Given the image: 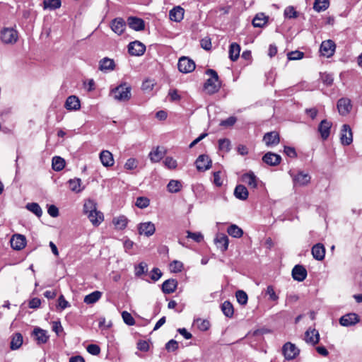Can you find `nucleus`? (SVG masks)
<instances>
[{
    "label": "nucleus",
    "instance_id": "f257e3e1",
    "mask_svg": "<svg viewBox=\"0 0 362 362\" xmlns=\"http://www.w3.org/2000/svg\"><path fill=\"white\" fill-rule=\"evenodd\" d=\"M206 74L209 76L204 85V90L206 93L211 95L218 91L221 83L218 81V76L216 71L209 69L206 71Z\"/></svg>",
    "mask_w": 362,
    "mask_h": 362
},
{
    "label": "nucleus",
    "instance_id": "f03ea898",
    "mask_svg": "<svg viewBox=\"0 0 362 362\" xmlns=\"http://www.w3.org/2000/svg\"><path fill=\"white\" fill-rule=\"evenodd\" d=\"M110 95L117 101H127L131 98V87L127 83L121 84L113 88Z\"/></svg>",
    "mask_w": 362,
    "mask_h": 362
},
{
    "label": "nucleus",
    "instance_id": "7ed1b4c3",
    "mask_svg": "<svg viewBox=\"0 0 362 362\" xmlns=\"http://www.w3.org/2000/svg\"><path fill=\"white\" fill-rule=\"evenodd\" d=\"M1 39L5 44H14L18 39V32L13 28H4L1 32Z\"/></svg>",
    "mask_w": 362,
    "mask_h": 362
},
{
    "label": "nucleus",
    "instance_id": "20e7f679",
    "mask_svg": "<svg viewBox=\"0 0 362 362\" xmlns=\"http://www.w3.org/2000/svg\"><path fill=\"white\" fill-rule=\"evenodd\" d=\"M177 67L180 72L187 74L194 70L195 63L188 57H182L178 61Z\"/></svg>",
    "mask_w": 362,
    "mask_h": 362
},
{
    "label": "nucleus",
    "instance_id": "39448f33",
    "mask_svg": "<svg viewBox=\"0 0 362 362\" xmlns=\"http://www.w3.org/2000/svg\"><path fill=\"white\" fill-rule=\"evenodd\" d=\"M299 351L296 345L291 342L286 343L282 348L283 354L287 360L295 358L299 354Z\"/></svg>",
    "mask_w": 362,
    "mask_h": 362
},
{
    "label": "nucleus",
    "instance_id": "423d86ee",
    "mask_svg": "<svg viewBox=\"0 0 362 362\" xmlns=\"http://www.w3.org/2000/svg\"><path fill=\"white\" fill-rule=\"evenodd\" d=\"M241 181L247 185L250 189H256L259 180L258 177L252 171L244 173L240 178Z\"/></svg>",
    "mask_w": 362,
    "mask_h": 362
},
{
    "label": "nucleus",
    "instance_id": "0eeeda50",
    "mask_svg": "<svg viewBox=\"0 0 362 362\" xmlns=\"http://www.w3.org/2000/svg\"><path fill=\"white\" fill-rule=\"evenodd\" d=\"M336 45L334 41L327 40L323 41L320 45V53L326 57H332L335 52Z\"/></svg>",
    "mask_w": 362,
    "mask_h": 362
},
{
    "label": "nucleus",
    "instance_id": "6e6552de",
    "mask_svg": "<svg viewBox=\"0 0 362 362\" xmlns=\"http://www.w3.org/2000/svg\"><path fill=\"white\" fill-rule=\"evenodd\" d=\"M340 140L343 145L348 146L353 141V134L349 124H344L341 129Z\"/></svg>",
    "mask_w": 362,
    "mask_h": 362
},
{
    "label": "nucleus",
    "instance_id": "1a4fd4ad",
    "mask_svg": "<svg viewBox=\"0 0 362 362\" xmlns=\"http://www.w3.org/2000/svg\"><path fill=\"white\" fill-rule=\"evenodd\" d=\"M146 51V46L139 41H134L129 44L128 52L132 56H141Z\"/></svg>",
    "mask_w": 362,
    "mask_h": 362
},
{
    "label": "nucleus",
    "instance_id": "9d476101",
    "mask_svg": "<svg viewBox=\"0 0 362 362\" xmlns=\"http://www.w3.org/2000/svg\"><path fill=\"white\" fill-rule=\"evenodd\" d=\"M10 243L11 247L15 250H21L26 245V238L24 235L21 234L13 235L11 240Z\"/></svg>",
    "mask_w": 362,
    "mask_h": 362
},
{
    "label": "nucleus",
    "instance_id": "9b49d317",
    "mask_svg": "<svg viewBox=\"0 0 362 362\" xmlns=\"http://www.w3.org/2000/svg\"><path fill=\"white\" fill-rule=\"evenodd\" d=\"M337 106L339 114L343 116L348 115L352 109L351 101L347 98H340Z\"/></svg>",
    "mask_w": 362,
    "mask_h": 362
},
{
    "label": "nucleus",
    "instance_id": "f8f14e48",
    "mask_svg": "<svg viewBox=\"0 0 362 362\" xmlns=\"http://www.w3.org/2000/svg\"><path fill=\"white\" fill-rule=\"evenodd\" d=\"M110 28L115 34L121 35L126 29V22L122 18H116L110 22Z\"/></svg>",
    "mask_w": 362,
    "mask_h": 362
},
{
    "label": "nucleus",
    "instance_id": "ddd939ff",
    "mask_svg": "<svg viewBox=\"0 0 362 362\" xmlns=\"http://www.w3.org/2000/svg\"><path fill=\"white\" fill-rule=\"evenodd\" d=\"M199 171H206L211 168V160L206 155H200L195 162Z\"/></svg>",
    "mask_w": 362,
    "mask_h": 362
},
{
    "label": "nucleus",
    "instance_id": "4468645a",
    "mask_svg": "<svg viewBox=\"0 0 362 362\" xmlns=\"http://www.w3.org/2000/svg\"><path fill=\"white\" fill-rule=\"evenodd\" d=\"M263 141L268 147L276 146L280 142L279 134L275 131L267 132L264 135Z\"/></svg>",
    "mask_w": 362,
    "mask_h": 362
},
{
    "label": "nucleus",
    "instance_id": "2eb2a0df",
    "mask_svg": "<svg viewBox=\"0 0 362 362\" xmlns=\"http://www.w3.org/2000/svg\"><path fill=\"white\" fill-rule=\"evenodd\" d=\"M138 230L140 235H144L149 237L154 234L156 227L152 222L148 221L140 223L138 227Z\"/></svg>",
    "mask_w": 362,
    "mask_h": 362
},
{
    "label": "nucleus",
    "instance_id": "dca6fc26",
    "mask_svg": "<svg viewBox=\"0 0 362 362\" xmlns=\"http://www.w3.org/2000/svg\"><path fill=\"white\" fill-rule=\"evenodd\" d=\"M359 322L358 316L356 313H348L339 319V323L341 326L349 327L356 325Z\"/></svg>",
    "mask_w": 362,
    "mask_h": 362
},
{
    "label": "nucleus",
    "instance_id": "f3484780",
    "mask_svg": "<svg viewBox=\"0 0 362 362\" xmlns=\"http://www.w3.org/2000/svg\"><path fill=\"white\" fill-rule=\"evenodd\" d=\"M64 107L67 110L69 111L79 110L81 107V103L79 98L76 95L69 96L66 98Z\"/></svg>",
    "mask_w": 362,
    "mask_h": 362
},
{
    "label": "nucleus",
    "instance_id": "a211bd4d",
    "mask_svg": "<svg viewBox=\"0 0 362 362\" xmlns=\"http://www.w3.org/2000/svg\"><path fill=\"white\" fill-rule=\"evenodd\" d=\"M215 244L218 249L221 252L227 250L228 247V238L226 235L220 233L218 234L214 240Z\"/></svg>",
    "mask_w": 362,
    "mask_h": 362
},
{
    "label": "nucleus",
    "instance_id": "6ab92c4d",
    "mask_svg": "<svg viewBox=\"0 0 362 362\" xmlns=\"http://www.w3.org/2000/svg\"><path fill=\"white\" fill-rule=\"evenodd\" d=\"M332 125V122L327 119H323L320 123L318 127V131L322 139L325 140L329 137Z\"/></svg>",
    "mask_w": 362,
    "mask_h": 362
},
{
    "label": "nucleus",
    "instance_id": "aec40b11",
    "mask_svg": "<svg viewBox=\"0 0 362 362\" xmlns=\"http://www.w3.org/2000/svg\"><path fill=\"white\" fill-rule=\"evenodd\" d=\"M185 14V10L180 6H175L172 8L169 12L170 19L175 22H180L183 18Z\"/></svg>",
    "mask_w": 362,
    "mask_h": 362
},
{
    "label": "nucleus",
    "instance_id": "412c9836",
    "mask_svg": "<svg viewBox=\"0 0 362 362\" xmlns=\"http://www.w3.org/2000/svg\"><path fill=\"white\" fill-rule=\"evenodd\" d=\"M292 276L294 280L303 281L307 276V271L302 265H296L292 269Z\"/></svg>",
    "mask_w": 362,
    "mask_h": 362
},
{
    "label": "nucleus",
    "instance_id": "4be33fe9",
    "mask_svg": "<svg viewBox=\"0 0 362 362\" xmlns=\"http://www.w3.org/2000/svg\"><path fill=\"white\" fill-rule=\"evenodd\" d=\"M262 160L269 165L275 166L280 163L281 158L276 153L268 152L262 157Z\"/></svg>",
    "mask_w": 362,
    "mask_h": 362
},
{
    "label": "nucleus",
    "instance_id": "5701e85b",
    "mask_svg": "<svg viewBox=\"0 0 362 362\" xmlns=\"http://www.w3.org/2000/svg\"><path fill=\"white\" fill-rule=\"evenodd\" d=\"M320 340V336L318 331L315 329H308L305 333V341L312 345H315L318 343Z\"/></svg>",
    "mask_w": 362,
    "mask_h": 362
},
{
    "label": "nucleus",
    "instance_id": "b1692460",
    "mask_svg": "<svg viewBox=\"0 0 362 362\" xmlns=\"http://www.w3.org/2000/svg\"><path fill=\"white\" fill-rule=\"evenodd\" d=\"M115 64L113 59L105 57L99 62V70L103 72H109L113 71Z\"/></svg>",
    "mask_w": 362,
    "mask_h": 362
},
{
    "label": "nucleus",
    "instance_id": "393cba45",
    "mask_svg": "<svg viewBox=\"0 0 362 362\" xmlns=\"http://www.w3.org/2000/svg\"><path fill=\"white\" fill-rule=\"evenodd\" d=\"M127 23L129 28L136 31L143 30L145 27L144 21L141 18L136 17H129Z\"/></svg>",
    "mask_w": 362,
    "mask_h": 362
},
{
    "label": "nucleus",
    "instance_id": "a878e982",
    "mask_svg": "<svg viewBox=\"0 0 362 362\" xmlns=\"http://www.w3.org/2000/svg\"><path fill=\"white\" fill-rule=\"evenodd\" d=\"M310 179L309 174L299 172L293 177V182L295 185L303 186L308 185L310 182Z\"/></svg>",
    "mask_w": 362,
    "mask_h": 362
},
{
    "label": "nucleus",
    "instance_id": "bb28decb",
    "mask_svg": "<svg viewBox=\"0 0 362 362\" xmlns=\"http://www.w3.org/2000/svg\"><path fill=\"white\" fill-rule=\"evenodd\" d=\"M177 286V281L175 279H170L165 281L162 284V291L164 293H173Z\"/></svg>",
    "mask_w": 362,
    "mask_h": 362
},
{
    "label": "nucleus",
    "instance_id": "cd10ccee",
    "mask_svg": "<svg viewBox=\"0 0 362 362\" xmlns=\"http://www.w3.org/2000/svg\"><path fill=\"white\" fill-rule=\"evenodd\" d=\"M100 159L102 164L105 167H110L114 165L113 156L109 151H103L100 153Z\"/></svg>",
    "mask_w": 362,
    "mask_h": 362
},
{
    "label": "nucleus",
    "instance_id": "c85d7f7f",
    "mask_svg": "<svg viewBox=\"0 0 362 362\" xmlns=\"http://www.w3.org/2000/svg\"><path fill=\"white\" fill-rule=\"evenodd\" d=\"M312 255L317 260H322L325 255V248L322 244L317 243L312 248Z\"/></svg>",
    "mask_w": 362,
    "mask_h": 362
},
{
    "label": "nucleus",
    "instance_id": "c756f323",
    "mask_svg": "<svg viewBox=\"0 0 362 362\" xmlns=\"http://www.w3.org/2000/svg\"><path fill=\"white\" fill-rule=\"evenodd\" d=\"M234 195L240 200H246L248 198L249 192L245 185H238L235 188Z\"/></svg>",
    "mask_w": 362,
    "mask_h": 362
},
{
    "label": "nucleus",
    "instance_id": "7c9ffc66",
    "mask_svg": "<svg viewBox=\"0 0 362 362\" xmlns=\"http://www.w3.org/2000/svg\"><path fill=\"white\" fill-rule=\"evenodd\" d=\"M33 334L37 344H45L47 342L49 337L47 334V331L40 329L39 327L35 328L33 330Z\"/></svg>",
    "mask_w": 362,
    "mask_h": 362
},
{
    "label": "nucleus",
    "instance_id": "2f4dec72",
    "mask_svg": "<svg viewBox=\"0 0 362 362\" xmlns=\"http://www.w3.org/2000/svg\"><path fill=\"white\" fill-rule=\"evenodd\" d=\"M165 151L163 148L157 147L149 153V158L151 162L157 163L159 162L165 156Z\"/></svg>",
    "mask_w": 362,
    "mask_h": 362
},
{
    "label": "nucleus",
    "instance_id": "473e14b6",
    "mask_svg": "<svg viewBox=\"0 0 362 362\" xmlns=\"http://www.w3.org/2000/svg\"><path fill=\"white\" fill-rule=\"evenodd\" d=\"M89 221L95 226H99L104 220V216L102 212L99 211H95L87 215Z\"/></svg>",
    "mask_w": 362,
    "mask_h": 362
},
{
    "label": "nucleus",
    "instance_id": "72a5a7b5",
    "mask_svg": "<svg viewBox=\"0 0 362 362\" xmlns=\"http://www.w3.org/2000/svg\"><path fill=\"white\" fill-rule=\"evenodd\" d=\"M128 219L125 216H119L112 219V223L116 228L123 230L127 227Z\"/></svg>",
    "mask_w": 362,
    "mask_h": 362
},
{
    "label": "nucleus",
    "instance_id": "f704fd0d",
    "mask_svg": "<svg viewBox=\"0 0 362 362\" xmlns=\"http://www.w3.org/2000/svg\"><path fill=\"white\" fill-rule=\"evenodd\" d=\"M102 296V293L98 291L92 292L84 297L83 302L88 305L93 304L98 301Z\"/></svg>",
    "mask_w": 362,
    "mask_h": 362
},
{
    "label": "nucleus",
    "instance_id": "c9c22d12",
    "mask_svg": "<svg viewBox=\"0 0 362 362\" xmlns=\"http://www.w3.org/2000/svg\"><path fill=\"white\" fill-rule=\"evenodd\" d=\"M240 47L238 44L233 42L229 47V57L232 61L238 59L240 55Z\"/></svg>",
    "mask_w": 362,
    "mask_h": 362
},
{
    "label": "nucleus",
    "instance_id": "e433bc0d",
    "mask_svg": "<svg viewBox=\"0 0 362 362\" xmlns=\"http://www.w3.org/2000/svg\"><path fill=\"white\" fill-rule=\"evenodd\" d=\"M267 22V17L264 13H258L252 20V25L256 28H262Z\"/></svg>",
    "mask_w": 362,
    "mask_h": 362
},
{
    "label": "nucleus",
    "instance_id": "4c0bfd02",
    "mask_svg": "<svg viewBox=\"0 0 362 362\" xmlns=\"http://www.w3.org/2000/svg\"><path fill=\"white\" fill-rule=\"evenodd\" d=\"M69 186L70 189L76 193H78L83 190L81 187V180L79 178L71 179L69 180Z\"/></svg>",
    "mask_w": 362,
    "mask_h": 362
},
{
    "label": "nucleus",
    "instance_id": "58836bf2",
    "mask_svg": "<svg viewBox=\"0 0 362 362\" xmlns=\"http://www.w3.org/2000/svg\"><path fill=\"white\" fill-rule=\"evenodd\" d=\"M22 344H23L22 334L20 333H16L11 339L10 347L12 350H16L21 347Z\"/></svg>",
    "mask_w": 362,
    "mask_h": 362
},
{
    "label": "nucleus",
    "instance_id": "ea45409f",
    "mask_svg": "<svg viewBox=\"0 0 362 362\" xmlns=\"http://www.w3.org/2000/svg\"><path fill=\"white\" fill-rule=\"evenodd\" d=\"M181 188L182 183L179 180H171L167 185V189L170 193H177Z\"/></svg>",
    "mask_w": 362,
    "mask_h": 362
},
{
    "label": "nucleus",
    "instance_id": "a19ab883",
    "mask_svg": "<svg viewBox=\"0 0 362 362\" xmlns=\"http://www.w3.org/2000/svg\"><path fill=\"white\" fill-rule=\"evenodd\" d=\"M329 5V0H315L313 4V8L317 12L325 11Z\"/></svg>",
    "mask_w": 362,
    "mask_h": 362
},
{
    "label": "nucleus",
    "instance_id": "79ce46f5",
    "mask_svg": "<svg viewBox=\"0 0 362 362\" xmlns=\"http://www.w3.org/2000/svg\"><path fill=\"white\" fill-rule=\"evenodd\" d=\"M227 232L230 236L235 238L242 237L243 234V230L235 224L230 226L227 229Z\"/></svg>",
    "mask_w": 362,
    "mask_h": 362
},
{
    "label": "nucleus",
    "instance_id": "37998d69",
    "mask_svg": "<svg viewBox=\"0 0 362 362\" xmlns=\"http://www.w3.org/2000/svg\"><path fill=\"white\" fill-rule=\"evenodd\" d=\"M97 210V204L92 199H88L83 205V212L86 215Z\"/></svg>",
    "mask_w": 362,
    "mask_h": 362
},
{
    "label": "nucleus",
    "instance_id": "c03bdc74",
    "mask_svg": "<svg viewBox=\"0 0 362 362\" xmlns=\"http://www.w3.org/2000/svg\"><path fill=\"white\" fill-rule=\"evenodd\" d=\"M65 166V160L59 156H54L52 158V168L55 171L62 170Z\"/></svg>",
    "mask_w": 362,
    "mask_h": 362
},
{
    "label": "nucleus",
    "instance_id": "a18cd8bd",
    "mask_svg": "<svg viewBox=\"0 0 362 362\" xmlns=\"http://www.w3.org/2000/svg\"><path fill=\"white\" fill-rule=\"evenodd\" d=\"M221 310L228 317H233L234 313V309L232 303L227 300L222 304Z\"/></svg>",
    "mask_w": 362,
    "mask_h": 362
},
{
    "label": "nucleus",
    "instance_id": "49530a36",
    "mask_svg": "<svg viewBox=\"0 0 362 362\" xmlns=\"http://www.w3.org/2000/svg\"><path fill=\"white\" fill-rule=\"evenodd\" d=\"M25 208L35 214L37 217H41L42 214V210L40 205L37 203L33 202V203H28L26 204Z\"/></svg>",
    "mask_w": 362,
    "mask_h": 362
},
{
    "label": "nucleus",
    "instance_id": "de8ad7c7",
    "mask_svg": "<svg viewBox=\"0 0 362 362\" xmlns=\"http://www.w3.org/2000/svg\"><path fill=\"white\" fill-rule=\"evenodd\" d=\"M43 4L45 8L54 10L60 8L62 2L61 0H44Z\"/></svg>",
    "mask_w": 362,
    "mask_h": 362
},
{
    "label": "nucleus",
    "instance_id": "09e8293b",
    "mask_svg": "<svg viewBox=\"0 0 362 362\" xmlns=\"http://www.w3.org/2000/svg\"><path fill=\"white\" fill-rule=\"evenodd\" d=\"M284 15L285 18H296L298 16V12L296 11L295 8L292 6H287L284 9Z\"/></svg>",
    "mask_w": 362,
    "mask_h": 362
},
{
    "label": "nucleus",
    "instance_id": "8fccbe9b",
    "mask_svg": "<svg viewBox=\"0 0 362 362\" xmlns=\"http://www.w3.org/2000/svg\"><path fill=\"white\" fill-rule=\"evenodd\" d=\"M150 200L146 197H139L135 205L139 209H145L149 206Z\"/></svg>",
    "mask_w": 362,
    "mask_h": 362
},
{
    "label": "nucleus",
    "instance_id": "3c124183",
    "mask_svg": "<svg viewBox=\"0 0 362 362\" xmlns=\"http://www.w3.org/2000/svg\"><path fill=\"white\" fill-rule=\"evenodd\" d=\"M235 296L238 302L243 305H245L247 303L248 297L247 293L243 291H238L235 293Z\"/></svg>",
    "mask_w": 362,
    "mask_h": 362
},
{
    "label": "nucleus",
    "instance_id": "603ef678",
    "mask_svg": "<svg viewBox=\"0 0 362 362\" xmlns=\"http://www.w3.org/2000/svg\"><path fill=\"white\" fill-rule=\"evenodd\" d=\"M218 147L221 151L228 152L230 149V141L228 139L218 140Z\"/></svg>",
    "mask_w": 362,
    "mask_h": 362
},
{
    "label": "nucleus",
    "instance_id": "864d4df0",
    "mask_svg": "<svg viewBox=\"0 0 362 362\" xmlns=\"http://www.w3.org/2000/svg\"><path fill=\"white\" fill-rule=\"evenodd\" d=\"M122 317L125 324L129 326H132L135 324V320L132 315L127 311H123L122 313Z\"/></svg>",
    "mask_w": 362,
    "mask_h": 362
},
{
    "label": "nucleus",
    "instance_id": "5fc2aeb1",
    "mask_svg": "<svg viewBox=\"0 0 362 362\" xmlns=\"http://www.w3.org/2000/svg\"><path fill=\"white\" fill-rule=\"evenodd\" d=\"M195 323L201 331H206L210 327V323L206 320L197 319L195 320Z\"/></svg>",
    "mask_w": 362,
    "mask_h": 362
},
{
    "label": "nucleus",
    "instance_id": "6e6d98bb",
    "mask_svg": "<svg viewBox=\"0 0 362 362\" xmlns=\"http://www.w3.org/2000/svg\"><path fill=\"white\" fill-rule=\"evenodd\" d=\"M183 268V264L177 260H174L170 264V269L172 272L177 273L182 271Z\"/></svg>",
    "mask_w": 362,
    "mask_h": 362
},
{
    "label": "nucleus",
    "instance_id": "4d7b16f0",
    "mask_svg": "<svg viewBox=\"0 0 362 362\" xmlns=\"http://www.w3.org/2000/svg\"><path fill=\"white\" fill-rule=\"evenodd\" d=\"M164 165L169 169H175L177 168V163L176 160H175L173 157H166L163 161Z\"/></svg>",
    "mask_w": 362,
    "mask_h": 362
},
{
    "label": "nucleus",
    "instance_id": "13d9d810",
    "mask_svg": "<svg viewBox=\"0 0 362 362\" xmlns=\"http://www.w3.org/2000/svg\"><path fill=\"white\" fill-rule=\"evenodd\" d=\"M138 160L134 158L127 159L124 164V168L127 170H134L138 165Z\"/></svg>",
    "mask_w": 362,
    "mask_h": 362
},
{
    "label": "nucleus",
    "instance_id": "bf43d9fd",
    "mask_svg": "<svg viewBox=\"0 0 362 362\" xmlns=\"http://www.w3.org/2000/svg\"><path fill=\"white\" fill-rule=\"evenodd\" d=\"M304 54L300 51H292L288 53L287 57L289 60H298L303 57Z\"/></svg>",
    "mask_w": 362,
    "mask_h": 362
},
{
    "label": "nucleus",
    "instance_id": "052dcab7",
    "mask_svg": "<svg viewBox=\"0 0 362 362\" xmlns=\"http://www.w3.org/2000/svg\"><path fill=\"white\" fill-rule=\"evenodd\" d=\"M187 238L194 240L197 243H200L204 239L201 233H192L190 231H187Z\"/></svg>",
    "mask_w": 362,
    "mask_h": 362
},
{
    "label": "nucleus",
    "instance_id": "680f3d73",
    "mask_svg": "<svg viewBox=\"0 0 362 362\" xmlns=\"http://www.w3.org/2000/svg\"><path fill=\"white\" fill-rule=\"evenodd\" d=\"M321 78L325 84L327 86H330L332 84L334 78L333 76L330 74L324 73L321 76Z\"/></svg>",
    "mask_w": 362,
    "mask_h": 362
},
{
    "label": "nucleus",
    "instance_id": "e2e57ef3",
    "mask_svg": "<svg viewBox=\"0 0 362 362\" xmlns=\"http://www.w3.org/2000/svg\"><path fill=\"white\" fill-rule=\"evenodd\" d=\"M147 265L146 263L141 262L135 268V275L141 276L146 272Z\"/></svg>",
    "mask_w": 362,
    "mask_h": 362
},
{
    "label": "nucleus",
    "instance_id": "0e129e2a",
    "mask_svg": "<svg viewBox=\"0 0 362 362\" xmlns=\"http://www.w3.org/2000/svg\"><path fill=\"white\" fill-rule=\"evenodd\" d=\"M266 293L267 295H269L270 300H272L273 301H276L278 300L279 297L276 294L274 287L272 286H267Z\"/></svg>",
    "mask_w": 362,
    "mask_h": 362
},
{
    "label": "nucleus",
    "instance_id": "69168bd1",
    "mask_svg": "<svg viewBox=\"0 0 362 362\" xmlns=\"http://www.w3.org/2000/svg\"><path fill=\"white\" fill-rule=\"evenodd\" d=\"M87 351L89 354L92 355H98L100 352V347L96 344H89L87 346Z\"/></svg>",
    "mask_w": 362,
    "mask_h": 362
},
{
    "label": "nucleus",
    "instance_id": "338daca9",
    "mask_svg": "<svg viewBox=\"0 0 362 362\" xmlns=\"http://www.w3.org/2000/svg\"><path fill=\"white\" fill-rule=\"evenodd\" d=\"M58 306L62 310H64L70 306L69 303L64 298L63 295H61L58 298Z\"/></svg>",
    "mask_w": 362,
    "mask_h": 362
},
{
    "label": "nucleus",
    "instance_id": "774afa93",
    "mask_svg": "<svg viewBox=\"0 0 362 362\" xmlns=\"http://www.w3.org/2000/svg\"><path fill=\"white\" fill-rule=\"evenodd\" d=\"M52 330L58 336L63 332V327L59 321H54L52 322Z\"/></svg>",
    "mask_w": 362,
    "mask_h": 362
}]
</instances>
